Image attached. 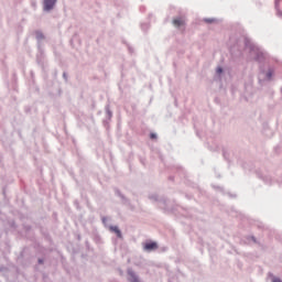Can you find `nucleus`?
<instances>
[{"mask_svg":"<svg viewBox=\"0 0 282 282\" xmlns=\"http://www.w3.org/2000/svg\"><path fill=\"white\" fill-rule=\"evenodd\" d=\"M224 67L217 66L216 67V76H218L219 80H221V76H224Z\"/></svg>","mask_w":282,"mask_h":282,"instance_id":"5701e85b","label":"nucleus"},{"mask_svg":"<svg viewBox=\"0 0 282 282\" xmlns=\"http://www.w3.org/2000/svg\"><path fill=\"white\" fill-rule=\"evenodd\" d=\"M172 23L174 28H182L186 25V21H184L182 17L173 18Z\"/></svg>","mask_w":282,"mask_h":282,"instance_id":"f8f14e48","label":"nucleus"},{"mask_svg":"<svg viewBox=\"0 0 282 282\" xmlns=\"http://www.w3.org/2000/svg\"><path fill=\"white\" fill-rule=\"evenodd\" d=\"M264 74L267 80H272V78H274V67H269Z\"/></svg>","mask_w":282,"mask_h":282,"instance_id":"f3484780","label":"nucleus"},{"mask_svg":"<svg viewBox=\"0 0 282 282\" xmlns=\"http://www.w3.org/2000/svg\"><path fill=\"white\" fill-rule=\"evenodd\" d=\"M127 47H128L129 54H133L135 52V50L133 48V46H131V44H127Z\"/></svg>","mask_w":282,"mask_h":282,"instance_id":"2f4dec72","label":"nucleus"},{"mask_svg":"<svg viewBox=\"0 0 282 282\" xmlns=\"http://www.w3.org/2000/svg\"><path fill=\"white\" fill-rule=\"evenodd\" d=\"M148 199H150L151 202H159L160 204V195H158L156 193L150 194L148 196Z\"/></svg>","mask_w":282,"mask_h":282,"instance_id":"4be33fe9","label":"nucleus"},{"mask_svg":"<svg viewBox=\"0 0 282 282\" xmlns=\"http://www.w3.org/2000/svg\"><path fill=\"white\" fill-rule=\"evenodd\" d=\"M53 78H58V69H54V73H53Z\"/></svg>","mask_w":282,"mask_h":282,"instance_id":"a19ab883","label":"nucleus"},{"mask_svg":"<svg viewBox=\"0 0 282 282\" xmlns=\"http://www.w3.org/2000/svg\"><path fill=\"white\" fill-rule=\"evenodd\" d=\"M61 259H62V263H65V257H61Z\"/></svg>","mask_w":282,"mask_h":282,"instance_id":"6e6d98bb","label":"nucleus"},{"mask_svg":"<svg viewBox=\"0 0 282 282\" xmlns=\"http://www.w3.org/2000/svg\"><path fill=\"white\" fill-rule=\"evenodd\" d=\"M91 109L93 110L96 109V101L95 100H93V102H91Z\"/></svg>","mask_w":282,"mask_h":282,"instance_id":"09e8293b","label":"nucleus"},{"mask_svg":"<svg viewBox=\"0 0 282 282\" xmlns=\"http://www.w3.org/2000/svg\"><path fill=\"white\" fill-rule=\"evenodd\" d=\"M23 257H25V249H23V250L20 252L18 259H23Z\"/></svg>","mask_w":282,"mask_h":282,"instance_id":"4c0bfd02","label":"nucleus"},{"mask_svg":"<svg viewBox=\"0 0 282 282\" xmlns=\"http://www.w3.org/2000/svg\"><path fill=\"white\" fill-rule=\"evenodd\" d=\"M35 40H36V47L41 48L43 47V41H45V34L41 30L34 31Z\"/></svg>","mask_w":282,"mask_h":282,"instance_id":"6e6552de","label":"nucleus"},{"mask_svg":"<svg viewBox=\"0 0 282 282\" xmlns=\"http://www.w3.org/2000/svg\"><path fill=\"white\" fill-rule=\"evenodd\" d=\"M167 180H169L170 182H175V176L170 175Z\"/></svg>","mask_w":282,"mask_h":282,"instance_id":"de8ad7c7","label":"nucleus"},{"mask_svg":"<svg viewBox=\"0 0 282 282\" xmlns=\"http://www.w3.org/2000/svg\"><path fill=\"white\" fill-rule=\"evenodd\" d=\"M69 43L70 45H74V39H70Z\"/></svg>","mask_w":282,"mask_h":282,"instance_id":"4d7b16f0","label":"nucleus"},{"mask_svg":"<svg viewBox=\"0 0 282 282\" xmlns=\"http://www.w3.org/2000/svg\"><path fill=\"white\" fill-rule=\"evenodd\" d=\"M217 177H221V175L220 174H218V176Z\"/></svg>","mask_w":282,"mask_h":282,"instance_id":"e2e57ef3","label":"nucleus"},{"mask_svg":"<svg viewBox=\"0 0 282 282\" xmlns=\"http://www.w3.org/2000/svg\"><path fill=\"white\" fill-rule=\"evenodd\" d=\"M281 94H282V87H281Z\"/></svg>","mask_w":282,"mask_h":282,"instance_id":"774afa93","label":"nucleus"},{"mask_svg":"<svg viewBox=\"0 0 282 282\" xmlns=\"http://www.w3.org/2000/svg\"><path fill=\"white\" fill-rule=\"evenodd\" d=\"M218 100H219L218 98L215 99L216 102H218Z\"/></svg>","mask_w":282,"mask_h":282,"instance_id":"680f3d73","label":"nucleus"},{"mask_svg":"<svg viewBox=\"0 0 282 282\" xmlns=\"http://www.w3.org/2000/svg\"><path fill=\"white\" fill-rule=\"evenodd\" d=\"M140 12H143V13L147 12V7L141 6V7H140Z\"/></svg>","mask_w":282,"mask_h":282,"instance_id":"c03bdc74","label":"nucleus"},{"mask_svg":"<svg viewBox=\"0 0 282 282\" xmlns=\"http://www.w3.org/2000/svg\"><path fill=\"white\" fill-rule=\"evenodd\" d=\"M159 204H161L164 213H173L175 210V208L169 206V198L166 196H162Z\"/></svg>","mask_w":282,"mask_h":282,"instance_id":"1a4fd4ad","label":"nucleus"},{"mask_svg":"<svg viewBox=\"0 0 282 282\" xmlns=\"http://www.w3.org/2000/svg\"><path fill=\"white\" fill-rule=\"evenodd\" d=\"M141 30H142V32H144V34H147V32H149V30H151V22L141 23Z\"/></svg>","mask_w":282,"mask_h":282,"instance_id":"6ab92c4d","label":"nucleus"},{"mask_svg":"<svg viewBox=\"0 0 282 282\" xmlns=\"http://www.w3.org/2000/svg\"><path fill=\"white\" fill-rule=\"evenodd\" d=\"M203 21L204 23H207V25H213V23H217L216 18H204Z\"/></svg>","mask_w":282,"mask_h":282,"instance_id":"b1692460","label":"nucleus"},{"mask_svg":"<svg viewBox=\"0 0 282 282\" xmlns=\"http://www.w3.org/2000/svg\"><path fill=\"white\" fill-rule=\"evenodd\" d=\"M63 78H64L65 83H67V80H69V75L67 74V72L63 73Z\"/></svg>","mask_w":282,"mask_h":282,"instance_id":"e433bc0d","label":"nucleus"},{"mask_svg":"<svg viewBox=\"0 0 282 282\" xmlns=\"http://www.w3.org/2000/svg\"><path fill=\"white\" fill-rule=\"evenodd\" d=\"M75 237L77 239V241H82L83 240V236L80 234H75Z\"/></svg>","mask_w":282,"mask_h":282,"instance_id":"ea45409f","label":"nucleus"},{"mask_svg":"<svg viewBox=\"0 0 282 282\" xmlns=\"http://www.w3.org/2000/svg\"><path fill=\"white\" fill-rule=\"evenodd\" d=\"M221 151L225 162H227L228 166H230V164H232V160H230V152L225 147L221 148Z\"/></svg>","mask_w":282,"mask_h":282,"instance_id":"ddd939ff","label":"nucleus"},{"mask_svg":"<svg viewBox=\"0 0 282 282\" xmlns=\"http://www.w3.org/2000/svg\"><path fill=\"white\" fill-rule=\"evenodd\" d=\"M160 248V245H158V241L155 240H145L143 242V250L144 252H153Z\"/></svg>","mask_w":282,"mask_h":282,"instance_id":"20e7f679","label":"nucleus"},{"mask_svg":"<svg viewBox=\"0 0 282 282\" xmlns=\"http://www.w3.org/2000/svg\"><path fill=\"white\" fill-rule=\"evenodd\" d=\"M150 140H158V133L151 132L150 133Z\"/></svg>","mask_w":282,"mask_h":282,"instance_id":"473e14b6","label":"nucleus"},{"mask_svg":"<svg viewBox=\"0 0 282 282\" xmlns=\"http://www.w3.org/2000/svg\"><path fill=\"white\" fill-rule=\"evenodd\" d=\"M141 163L144 164V160H141Z\"/></svg>","mask_w":282,"mask_h":282,"instance_id":"052dcab7","label":"nucleus"},{"mask_svg":"<svg viewBox=\"0 0 282 282\" xmlns=\"http://www.w3.org/2000/svg\"><path fill=\"white\" fill-rule=\"evenodd\" d=\"M197 135H199V132H196Z\"/></svg>","mask_w":282,"mask_h":282,"instance_id":"0e129e2a","label":"nucleus"},{"mask_svg":"<svg viewBox=\"0 0 282 282\" xmlns=\"http://www.w3.org/2000/svg\"><path fill=\"white\" fill-rule=\"evenodd\" d=\"M122 43H123V45H129V43L127 42V40H122Z\"/></svg>","mask_w":282,"mask_h":282,"instance_id":"864d4df0","label":"nucleus"},{"mask_svg":"<svg viewBox=\"0 0 282 282\" xmlns=\"http://www.w3.org/2000/svg\"><path fill=\"white\" fill-rule=\"evenodd\" d=\"M176 173H178V175H181V177H187L186 170H184V167H182V166L176 167Z\"/></svg>","mask_w":282,"mask_h":282,"instance_id":"412c9836","label":"nucleus"},{"mask_svg":"<svg viewBox=\"0 0 282 282\" xmlns=\"http://www.w3.org/2000/svg\"><path fill=\"white\" fill-rule=\"evenodd\" d=\"M30 76H31V78L34 80V70H31V72H30Z\"/></svg>","mask_w":282,"mask_h":282,"instance_id":"8fccbe9b","label":"nucleus"},{"mask_svg":"<svg viewBox=\"0 0 282 282\" xmlns=\"http://www.w3.org/2000/svg\"><path fill=\"white\" fill-rule=\"evenodd\" d=\"M110 122H111V119L105 118V119L102 120V124H104L105 129H109V123H110Z\"/></svg>","mask_w":282,"mask_h":282,"instance_id":"cd10ccee","label":"nucleus"},{"mask_svg":"<svg viewBox=\"0 0 282 282\" xmlns=\"http://www.w3.org/2000/svg\"><path fill=\"white\" fill-rule=\"evenodd\" d=\"M85 246H86L87 252H94V248H93L91 245L89 243V240H86V241H85Z\"/></svg>","mask_w":282,"mask_h":282,"instance_id":"a878e982","label":"nucleus"},{"mask_svg":"<svg viewBox=\"0 0 282 282\" xmlns=\"http://www.w3.org/2000/svg\"><path fill=\"white\" fill-rule=\"evenodd\" d=\"M186 199H193V194H185Z\"/></svg>","mask_w":282,"mask_h":282,"instance_id":"49530a36","label":"nucleus"},{"mask_svg":"<svg viewBox=\"0 0 282 282\" xmlns=\"http://www.w3.org/2000/svg\"><path fill=\"white\" fill-rule=\"evenodd\" d=\"M37 265H45V258H37Z\"/></svg>","mask_w":282,"mask_h":282,"instance_id":"c756f323","label":"nucleus"},{"mask_svg":"<svg viewBox=\"0 0 282 282\" xmlns=\"http://www.w3.org/2000/svg\"><path fill=\"white\" fill-rule=\"evenodd\" d=\"M113 191H115L116 197H119L121 199L122 204L124 206H128L129 210H131L133 213L135 210V205L131 204V199H129L127 196H124V194H122L120 188L113 187Z\"/></svg>","mask_w":282,"mask_h":282,"instance_id":"7ed1b4c3","label":"nucleus"},{"mask_svg":"<svg viewBox=\"0 0 282 282\" xmlns=\"http://www.w3.org/2000/svg\"><path fill=\"white\" fill-rule=\"evenodd\" d=\"M105 111H106V119L111 120V118H113V112L111 111V106L109 104L105 106Z\"/></svg>","mask_w":282,"mask_h":282,"instance_id":"a211bd4d","label":"nucleus"},{"mask_svg":"<svg viewBox=\"0 0 282 282\" xmlns=\"http://www.w3.org/2000/svg\"><path fill=\"white\" fill-rule=\"evenodd\" d=\"M281 0H274V9H275V14L276 17H279L280 19H282V10L280 7Z\"/></svg>","mask_w":282,"mask_h":282,"instance_id":"dca6fc26","label":"nucleus"},{"mask_svg":"<svg viewBox=\"0 0 282 282\" xmlns=\"http://www.w3.org/2000/svg\"><path fill=\"white\" fill-rule=\"evenodd\" d=\"M214 188H215L216 191L224 192V187H221V186H214Z\"/></svg>","mask_w":282,"mask_h":282,"instance_id":"a18cd8bd","label":"nucleus"},{"mask_svg":"<svg viewBox=\"0 0 282 282\" xmlns=\"http://www.w3.org/2000/svg\"><path fill=\"white\" fill-rule=\"evenodd\" d=\"M127 274H128V282H141L140 281V275H138L135 273V271H133V269L128 268L127 269Z\"/></svg>","mask_w":282,"mask_h":282,"instance_id":"9d476101","label":"nucleus"},{"mask_svg":"<svg viewBox=\"0 0 282 282\" xmlns=\"http://www.w3.org/2000/svg\"><path fill=\"white\" fill-rule=\"evenodd\" d=\"M175 107H177V100L174 101Z\"/></svg>","mask_w":282,"mask_h":282,"instance_id":"bf43d9fd","label":"nucleus"},{"mask_svg":"<svg viewBox=\"0 0 282 282\" xmlns=\"http://www.w3.org/2000/svg\"><path fill=\"white\" fill-rule=\"evenodd\" d=\"M109 230L113 232L118 239H124V237L122 236V230H120V227H118V225H111L109 227Z\"/></svg>","mask_w":282,"mask_h":282,"instance_id":"9b49d317","label":"nucleus"},{"mask_svg":"<svg viewBox=\"0 0 282 282\" xmlns=\"http://www.w3.org/2000/svg\"><path fill=\"white\" fill-rule=\"evenodd\" d=\"M52 217L55 221H58V213L54 212Z\"/></svg>","mask_w":282,"mask_h":282,"instance_id":"58836bf2","label":"nucleus"},{"mask_svg":"<svg viewBox=\"0 0 282 282\" xmlns=\"http://www.w3.org/2000/svg\"><path fill=\"white\" fill-rule=\"evenodd\" d=\"M23 230H24L25 232H30V231L32 230L31 225H23Z\"/></svg>","mask_w":282,"mask_h":282,"instance_id":"7c9ffc66","label":"nucleus"},{"mask_svg":"<svg viewBox=\"0 0 282 282\" xmlns=\"http://www.w3.org/2000/svg\"><path fill=\"white\" fill-rule=\"evenodd\" d=\"M228 196L231 197V199H236L237 194L228 193Z\"/></svg>","mask_w":282,"mask_h":282,"instance_id":"37998d69","label":"nucleus"},{"mask_svg":"<svg viewBox=\"0 0 282 282\" xmlns=\"http://www.w3.org/2000/svg\"><path fill=\"white\" fill-rule=\"evenodd\" d=\"M58 91H59V94H61V88H58Z\"/></svg>","mask_w":282,"mask_h":282,"instance_id":"338daca9","label":"nucleus"},{"mask_svg":"<svg viewBox=\"0 0 282 282\" xmlns=\"http://www.w3.org/2000/svg\"><path fill=\"white\" fill-rule=\"evenodd\" d=\"M9 227L12 230H17V228H19V226L17 225V221H14V220L9 221Z\"/></svg>","mask_w":282,"mask_h":282,"instance_id":"bb28decb","label":"nucleus"},{"mask_svg":"<svg viewBox=\"0 0 282 282\" xmlns=\"http://www.w3.org/2000/svg\"><path fill=\"white\" fill-rule=\"evenodd\" d=\"M58 0H44L43 1V12H52L56 8Z\"/></svg>","mask_w":282,"mask_h":282,"instance_id":"0eeeda50","label":"nucleus"},{"mask_svg":"<svg viewBox=\"0 0 282 282\" xmlns=\"http://www.w3.org/2000/svg\"><path fill=\"white\" fill-rule=\"evenodd\" d=\"M36 64L42 69H45V48H43V47L37 48Z\"/></svg>","mask_w":282,"mask_h":282,"instance_id":"39448f33","label":"nucleus"},{"mask_svg":"<svg viewBox=\"0 0 282 282\" xmlns=\"http://www.w3.org/2000/svg\"><path fill=\"white\" fill-rule=\"evenodd\" d=\"M101 221H102L104 226H107V216H104V217L101 218Z\"/></svg>","mask_w":282,"mask_h":282,"instance_id":"79ce46f5","label":"nucleus"},{"mask_svg":"<svg viewBox=\"0 0 282 282\" xmlns=\"http://www.w3.org/2000/svg\"><path fill=\"white\" fill-rule=\"evenodd\" d=\"M153 17V14L152 13H150L149 15H148V19H151Z\"/></svg>","mask_w":282,"mask_h":282,"instance_id":"13d9d810","label":"nucleus"},{"mask_svg":"<svg viewBox=\"0 0 282 282\" xmlns=\"http://www.w3.org/2000/svg\"><path fill=\"white\" fill-rule=\"evenodd\" d=\"M240 243L242 246H250V243H256L257 246H261V242L257 240L254 235H247L240 239Z\"/></svg>","mask_w":282,"mask_h":282,"instance_id":"423d86ee","label":"nucleus"},{"mask_svg":"<svg viewBox=\"0 0 282 282\" xmlns=\"http://www.w3.org/2000/svg\"><path fill=\"white\" fill-rule=\"evenodd\" d=\"M269 276L271 278V282H282V279L279 276H275L274 273L269 272Z\"/></svg>","mask_w":282,"mask_h":282,"instance_id":"393cba45","label":"nucleus"},{"mask_svg":"<svg viewBox=\"0 0 282 282\" xmlns=\"http://www.w3.org/2000/svg\"><path fill=\"white\" fill-rule=\"evenodd\" d=\"M73 204H74V206L76 207L77 210L82 209L80 202L78 199H75Z\"/></svg>","mask_w":282,"mask_h":282,"instance_id":"c85d7f7f","label":"nucleus"},{"mask_svg":"<svg viewBox=\"0 0 282 282\" xmlns=\"http://www.w3.org/2000/svg\"><path fill=\"white\" fill-rule=\"evenodd\" d=\"M245 50H249V54L253 55L254 63L259 64V72L261 74H265V63L268 62L269 55L268 52L263 51V48L259 47L252 39L245 36L243 39Z\"/></svg>","mask_w":282,"mask_h":282,"instance_id":"f257e3e1","label":"nucleus"},{"mask_svg":"<svg viewBox=\"0 0 282 282\" xmlns=\"http://www.w3.org/2000/svg\"><path fill=\"white\" fill-rule=\"evenodd\" d=\"M45 276H46V275H45V274H43V278H44V279H45Z\"/></svg>","mask_w":282,"mask_h":282,"instance_id":"69168bd1","label":"nucleus"},{"mask_svg":"<svg viewBox=\"0 0 282 282\" xmlns=\"http://www.w3.org/2000/svg\"><path fill=\"white\" fill-rule=\"evenodd\" d=\"M93 241L97 243V246H102V243H105V241H102V237L98 231L93 232Z\"/></svg>","mask_w":282,"mask_h":282,"instance_id":"4468645a","label":"nucleus"},{"mask_svg":"<svg viewBox=\"0 0 282 282\" xmlns=\"http://www.w3.org/2000/svg\"><path fill=\"white\" fill-rule=\"evenodd\" d=\"M208 149H209V151H212V153H215V152L219 151V147L213 148V147L209 145Z\"/></svg>","mask_w":282,"mask_h":282,"instance_id":"c9c22d12","label":"nucleus"},{"mask_svg":"<svg viewBox=\"0 0 282 282\" xmlns=\"http://www.w3.org/2000/svg\"><path fill=\"white\" fill-rule=\"evenodd\" d=\"M24 113H32V107L31 106L24 107Z\"/></svg>","mask_w":282,"mask_h":282,"instance_id":"72a5a7b5","label":"nucleus"},{"mask_svg":"<svg viewBox=\"0 0 282 282\" xmlns=\"http://www.w3.org/2000/svg\"><path fill=\"white\" fill-rule=\"evenodd\" d=\"M242 169L247 173H254L258 177V180H261L267 186H272V176L270 175H263V172L261 169H254V163L252 162H243L242 163Z\"/></svg>","mask_w":282,"mask_h":282,"instance_id":"f03ea898","label":"nucleus"},{"mask_svg":"<svg viewBox=\"0 0 282 282\" xmlns=\"http://www.w3.org/2000/svg\"><path fill=\"white\" fill-rule=\"evenodd\" d=\"M258 8H261V1L257 2Z\"/></svg>","mask_w":282,"mask_h":282,"instance_id":"5fc2aeb1","label":"nucleus"},{"mask_svg":"<svg viewBox=\"0 0 282 282\" xmlns=\"http://www.w3.org/2000/svg\"><path fill=\"white\" fill-rule=\"evenodd\" d=\"M40 232L46 239V241L52 242V236L50 235V231L47 229H44L43 226L40 227Z\"/></svg>","mask_w":282,"mask_h":282,"instance_id":"2eb2a0df","label":"nucleus"},{"mask_svg":"<svg viewBox=\"0 0 282 282\" xmlns=\"http://www.w3.org/2000/svg\"><path fill=\"white\" fill-rule=\"evenodd\" d=\"M11 80L13 84V89L17 90V83H19V77L17 76V70H13Z\"/></svg>","mask_w":282,"mask_h":282,"instance_id":"aec40b11","label":"nucleus"},{"mask_svg":"<svg viewBox=\"0 0 282 282\" xmlns=\"http://www.w3.org/2000/svg\"><path fill=\"white\" fill-rule=\"evenodd\" d=\"M6 270V267L0 265V272H3Z\"/></svg>","mask_w":282,"mask_h":282,"instance_id":"603ef678","label":"nucleus"},{"mask_svg":"<svg viewBox=\"0 0 282 282\" xmlns=\"http://www.w3.org/2000/svg\"><path fill=\"white\" fill-rule=\"evenodd\" d=\"M91 122H96V119L94 118V115H90Z\"/></svg>","mask_w":282,"mask_h":282,"instance_id":"3c124183","label":"nucleus"},{"mask_svg":"<svg viewBox=\"0 0 282 282\" xmlns=\"http://www.w3.org/2000/svg\"><path fill=\"white\" fill-rule=\"evenodd\" d=\"M257 228H258L259 230H263V229L265 228V225H263V223H258V224H257Z\"/></svg>","mask_w":282,"mask_h":282,"instance_id":"f704fd0d","label":"nucleus"}]
</instances>
